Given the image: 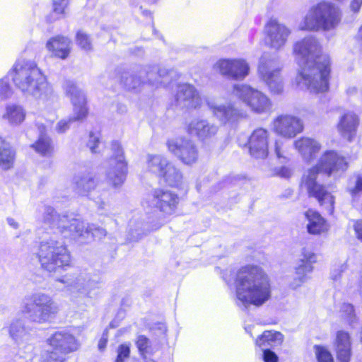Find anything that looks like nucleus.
<instances>
[{
    "label": "nucleus",
    "instance_id": "nucleus-20",
    "mask_svg": "<svg viewBox=\"0 0 362 362\" xmlns=\"http://www.w3.org/2000/svg\"><path fill=\"white\" fill-rule=\"evenodd\" d=\"M337 362H351L353 356L352 337L349 331L339 329L332 341Z\"/></svg>",
    "mask_w": 362,
    "mask_h": 362
},
{
    "label": "nucleus",
    "instance_id": "nucleus-27",
    "mask_svg": "<svg viewBox=\"0 0 362 362\" xmlns=\"http://www.w3.org/2000/svg\"><path fill=\"white\" fill-rule=\"evenodd\" d=\"M26 114V110L22 105L8 103L4 107L1 118L10 126L18 127L25 121Z\"/></svg>",
    "mask_w": 362,
    "mask_h": 362
},
{
    "label": "nucleus",
    "instance_id": "nucleus-23",
    "mask_svg": "<svg viewBox=\"0 0 362 362\" xmlns=\"http://www.w3.org/2000/svg\"><path fill=\"white\" fill-rule=\"evenodd\" d=\"M304 216L308 221L306 228L309 234L321 235L329 231V223L317 211L309 209L304 213Z\"/></svg>",
    "mask_w": 362,
    "mask_h": 362
},
{
    "label": "nucleus",
    "instance_id": "nucleus-34",
    "mask_svg": "<svg viewBox=\"0 0 362 362\" xmlns=\"http://www.w3.org/2000/svg\"><path fill=\"white\" fill-rule=\"evenodd\" d=\"M284 341V335L278 331L265 330L255 340L259 347L275 346L281 345Z\"/></svg>",
    "mask_w": 362,
    "mask_h": 362
},
{
    "label": "nucleus",
    "instance_id": "nucleus-12",
    "mask_svg": "<svg viewBox=\"0 0 362 362\" xmlns=\"http://www.w3.org/2000/svg\"><path fill=\"white\" fill-rule=\"evenodd\" d=\"M148 170L163 180L170 187H177L181 180L180 169L164 157L156 155L147 157Z\"/></svg>",
    "mask_w": 362,
    "mask_h": 362
},
{
    "label": "nucleus",
    "instance_id": "nucleus-30",
    "mask_svg": "<svg viewBox=\"0 0 362 362\" xmlns=\"http://www.w3.org/2000/svg\"><path fill=\"white\" fill-rule=\"evenodd\" d=\"M264 67H259L263 80L266 82L273 94H280L284 90L280 69L264 72Z\"/></svg>",
    "mask_w": 362,
    "mask_h": 362
},
{
    "label": "nucleus",
    "instance_id": "nucleus-44",
    "mask_svg": "<svg viewBox=\"0 0 362 362\" xmlns=\"http://www.w3.org/2000/svg\"><path fill=\"white\" fill-rule=\"evenodd\" d=\"M130 354L129 346L127 344H123L119 346L117 349V356L115 362H124V359L129 358Z\"/></svg>",
    "mask_w": 362,
    "mask_h": 362
},
{
    "label": "nucleus",
    "instance_id": "nucleus-7",
    "mask_svg": "<svg viewBox=\"0 0 362 362\" xmlns=\"http://www.w3.org/2000/svg\"><path fill=\"white\" fill-rule=\"evenodd\" d=\"M37 256L42 268L49 272L69 266L71 262L64 242L53 236L40 242Z\"/></svg>",
    "mask_w": 362,
    "mask_h": 362
},
{
    "label": "nucleus",
    "instance_id": "nucleus-18",
    "mask_svg": "<svg viewBox=\"0 0 362 362\" xmlns=\"http://www.w3.org/2000/svg\"><path fill=\"white\" fill-rule=\"evenodd\" d=\"M304 129L303 121L291 115H280L273 121V130L286 139L294 138Z\"/></svg>",
    "mask_w": 362,
    "mask_h": 362
},
{
    "label": "nucleus",
    "instance_id": "nucleus-51",
    "mask_svg": "<svg viewBox=\"0 0 362 362\" xmlns=\"http://www.w3.org/2000/svg\"><path fill=\"white\" fill-rule=\"evenodd\" d=\"M362 5V0H352L351 3V8L354 12H358Z\"/></svg>",
    "mask_w": 362,
    "mask_h": 362
},
{
    "label": "nucleus",
    "instance_id": "nucleus-54",
    "mask_svg": "<svg viewBox=\"0 0 362 362\" xmlns=\"http://www.w3.org/2000/svg\"><path fill=\"white\" fill-rule=\"evenodd\" d=\"M105 344H106V341H103V339H101L100 341H99V344H98V347L100 349H103L105 346Z\"/></svg>",
    "mask_w": 362,
    "mask_h": 362
},
{
    "label": "nucleus",
    "instance_id": "nucleus-1",
    "mask_svg": "<svg viewBox=\"0 0 362 362\" xmlns=\"http://www.w3.org/2000/svg\"><path fill=\"white\" fill-rule=\"evenodd\" d=\"M293 53L299 60L298 76L310 92L324 93L329 89L332 61L324 53L319 40L313 36L303 38L293 45Z\"/></svg>",
    "mask_w": 362,
    "mask_h": 362
},
{
    "label": "nucleus",
    "instance_id": "nucleus-5",
    "mask_svg": "<svg viewBox=\"0 0 362 362\" xmlns=\"http://www.w3.org/2000/svg\"><path fill=\"white\" fill-rule=\"evenodd\" d=\"M44 220L53 228H56L64 238L81 243H88L93 238L102 239L107 235L105 229L86 223L80 218L60 216L51 206L45 207Z\"/></svg>",
    "mask_w": 362,
    "mask_h": 362
},
{
    "label": "nucleus",
    "instance_id": "nucleus-10",
    "mask_svg": "<svg viewBox=\"0 0 362 362\" xmlns=\"http://www.w3.org/2000/svg\"><path fill=\"white\" fill-rule=\"evenodd\" d=\"M64 89L73 105V116L57 122L55 130L59 134L66 132L73 122L84 120L88 113L86 95L74 82L66 81Z\"/></svg>",
    "mask_w": 362,
    "mask_h": 362
},
{
    "label": "nucleus",
    "instance_id": "nucleus-39",
    "mask_svg": "<svg viewBox=\"0 0 362 362\" xmlns=\"http://www.w3.org/2000/svg\"><path fill=\"white\" fill-rule=\"evenodd\" d=\"M197 159V151L194 146L182 148V162L187 165L194 163Z\"/></svg>",
    "mask_w": 362,
    "mask_h": 362
},
{
    "label": "nucleus",
    "instance_id": "nucleus-2",
    "mask_svg": "<svg viewBox=\"0 0 362 362\" xmlns=\"http://www.w3.org/2000/svg\"><path fill=\"white\" fill-rule=\"evenodd\" d=\"M349 168L346 158L335 150H326L320 156L317 163L309 168L301 177L300 186L305 188L308 197L315 199L319 206L333 214L335 197L326 185L317 181L318 175L327 177L346 171Z\"/></svg>",
    "mask_w": 362,
    "mask_h": 362
},
{
    "label": "nucleus",
    "instance_id": "nucleus-53",
    "mask_svg": "<svg viewBox=\"0 0 362 362\" xmlns=\"http://www.w3.org/2000/svg\"><path fill=\"white\" fill-rule=\"evenodd\" d=\"M7 223L10 226L15 229L18 228V223L12 218H8Z\"/></svg>",
    "mask_w": 362,
    "mask_h": 362
},
{
    "label": "nucleus",
    "instance_id": "nucleus-47",
    "mask_svg": "<svg viewBox=\"0 0 362 362\" xmlns=\"http://www.w3.org/2000/svg\"><path fill=\"white\" fill-rule=\"evenodd\" d=\"M274 174L282 178H289L291 176V170L286 166H281L280 168H276Z\"/></svg>",
    "mask_w": 362,
    "mask_h": 362
},
{
    "label": "nucleus",
    "instance_id": "nucleus-32",
    "mask_svg": "<svg viewBox=\"0 0 362 362\" xmlns=\"http://www.w3.org/2000/svg\"><path fill=\"white\" fill-rule=\"evenodd\" d=\"M182 103L187 109H196L201 106L202 98L193 86L189 84L182 85Z\"/></svg>",
    "mask_w": 362,
    "mask_h": 362
},
{
    "label": "nucleus",
    "instance_id": "nucleus-9",
    "mask_svg": "<svg viewBox=\"0 0 362 362\" xmlns=\"http://www.w3.org/2000/svg\"><path fill=\"white\" fill-rule=\"evenodd\" d=\"M59 281L64 284L69 291L73 302H77L78 298L96 296L100 287V281L85 272L74 275H66L59 279Z\"/></svg>",
    "mask_w": 362,
    "mask_h": 362
},
{
    "label": "nucleus",
    "instance_id": "nucleus-29",
    "mask_svg": "<svg viewBox=\"0 0 362 362\" xmlns=\"http://www.w3.org/2000/svg\"><path fill=\"white\" fill-rule=\"evenodd\" d=\"M47 49L55 57L66 59L71 49V40L64 36H56L49 39L46 43Z\"/></svg>",
    "mask_w": 362,
    "mask_h": 362
},
{
    "label": "nucleus",
    "instance_id": "nucleus-6",
    "mask_svg": "<svg viewBox=\"0 0 362 362\" xmlns=\"http://www.w3.org/2000/svg\"><path fill=\"white\" fill-rule=\"evenodd\" d=\"M22 312L30 322L42 324L55 317L59 310L57 302L49 294L36 292L24 298Z\"/></svg>",
    "mask_w": 362,
    "mask_h": 362
},
{
    "label": "nucleus",
    "instance_id": "nucleus-3",
    "mask_svg": "<svg viewBox=\"0 0 362 362\" xmlns=\"http://www.w3.org/2000/svg\"><path fill=\"white\" fill-rule=\"evenodd\" d=\"M237 298L245 306L260 307L272 296L269 276L259 265L247 264L238 268L234 276Z\"/></svg>",
    "mask_w": 362,
    "mask_h": 362
},
{
    "label": "nucleus",
    "instance_id": "nucleus-16",
    "mask_svg": "<svg viewBox=\"0 0 362 362\" xmlns=\"http://www.w3.org/2000/svg\"><path fill=\"white\" fill-rule=\"evenodd\" d=\"M214 69L228 78L242 81L250 72V66L245 59H220L214 65Z\"/></svg>",
    "mask_w": 362,
    "mask_h": 362
},
{
    "label": "nucleus",
    "instance_id": "nucleus-31",
    "mask_svg": "<svg viewBox=\"0 0 362 362\" xmlns=\"http://www.w3.org/2000/svg\"><path fill=\"white\" fill-rule=\"evenodd\" d=\"M40 132L39 138L37 141L32 145L36 152L44 156H50L53 152V145L51 139L47 136L45 132V126L38 125Z\"/></svg>",
    "mask_w": 362,
    "mask_h": 362
},
{
    "label": "nucleus",
    "instance_id": "nucleus-38",
    "mask_svg": "<svg viewBox=\"0 0 362 362\" xmlns=\"http://www.w3.org/2000/svg\"><path fill=\"white\" fill-rule=\"evenodd\" d=\"M13 93L12 87L9 83L7 77L0 79V101L6 100L10 98Z\"/></svg>",
    "mask_w": 362,
    "mask_h": 362
},
{
    "label": "nucleus",
    "instance_id": "nucleus-35",
    "mask_svg": "<svg viewBox=\"0 0 362 362\" xmlns=\"http://www.w3.org/2000/svg\"><path fill=\"white\" fill-rule=\"evenodd\" d=\"M145 74L146 72L143 70H141L138 74L134 72H126L122 74L121 82L129 90L136 89L144 83L141 78Z\"/></svg>",
    "mask_w": 362,
    "mask_h": 362
},
{
    "label": "nucleus",
    "instance_id": "nucleus-24",
    "mask_svg": "<svg viewBox=\"0 0 362 362\" xmlns=\"http://www.w3.org/2000/svg\"><path fill=\"white\" fill-rule=\"evenodd\" d=\"M358 126V116L354 112L349 111L341 115L337 128L344 137L351 141L356 135Z\"/></svg>",
    "mask_w": 362,
    "mask_h": 362
},
{
    "label": "nucleus",
    "instance_id": "nucleus-17",
    "mask_svg": "<svg viewBox=\"0 0 362 362\" xmlns=\"http://www.w3.org/2000/svg\"><path fill=\"white\" fill-rule=\"evenodd\" d=\"M239 98L255 112L262 113L270 108L269 100L262 93L247 85H235Z\"/></svg>",
    "mask_w": 362,
    "mask_h": 362
},
{
    "label": "nucleus",
    "instance_id": "nucleus-13",
    "mask_svg": "<svg viewBox=\"0 0 362 362\" xmlns=\"http://www.w3.org/2000/svg\"><path fill=\"white\" fill-rule=\"evenodd\" d=\"M179 197L172 191L156 188L153 189L142 202L144 208L155 209L159 211L170 215L177 209Z\"/></svg>",
    "mask_w": 362,
    "mask_h": 362
},
{
    "label": "nucleus",
    "instance_id": "nucleus-43",
    "mask_svg": "<svg viewBox=\"0 0 362 362\" xmlns=\"http://www.w3.org/2000/svg\"><path fill=\"white\" fill-rule=\"evenodd\" d=\"M168 150L177 158L181 157L180 139L178 138L170 139L168 141Z\"/></svg>",
    "mask_w": 362,
    "mask_h": 362
},
{
    "label": "nucleus",
    "instance_id": "nucleus-4",
    "mask_svg": "<svg viewBox=\"0 0 362 362\" xmlns=\"http://www.w3.org/2000/svg\"><path fill=\"white\" fill-rule=\"evenodd\" d=\"M8 75L16 87L26 97H32L42 103H50L54 100L52 85L33 60L19 59L9 71Z\"/></svg>",
    "mask_w": 362,
    "mask_h": 362
},
{
    "label": "nucleus",
    "instance_id": "nucleus-33",
    "mask_svg": "<svg viewBox=\"0 0 362 362\" xmlns=\"http://www.w3.org/2000/svg\"><path fill=\"white\" fill-rule=\"evenodd\" d=\"M16 157L15 151L10 144L0 136V168L8 170L13 165Z\"/></svg>",
    "mask_w": 362,
    "mask_h": 362
},
{
    "label": "nucleus",
    "instance_id": "nucleus-49",
    "mask_svg": "<svg viewBox=\"0 0 362 362\" xmlns=\"http://www.w3.org/2000/svg\"><path fill=\"white\" fill-rule=\"evenodd\" d=\"M361 192H362V176L357 177L355 186L350 189V193L353 196Z\"/></svg>",
    "mask_w": 362,
    "mask_h": 362
},
{
    "label": "nucleus",
    "instance_id": "nucleus-26",
    "mask_svg": "<svg viewBox=\"0 0 362 362\" xmlns=\"http://www.w3.org/2000/svg\"><path fill=\"white\" fill-rule=\"evenodd\" d=\"M317 255L315 252L308 248H303L300 264L296 268V279L299 282H303L307 274L313 272V264L317 262Z\"/></svg>",
    "mask_w": 362,
    "mask_h": 362
},
{
    "label": "nucleus",
    "instance_id": "nucleus-28",
    "mask_svg": "<svg viewBox=\"0 0 362 362\" xmlns=\"http://www.w3.org/2000/svg\"><path fill=\"white\" fill-rule=\"evenodd\" d=\"M74 190L81 196H88L90 192L96 189H101L103 184H100L90 174L78 175L74 178Z\"/></svg>",
    "mask_w": 362,
    "mask_h": 362
},
{
    "label": "nucleus",
    "instance_id": "nucleus-22",
    "mask_svg": "<svg viewBox=\"0 0 362 362\" xmlns=\"http://www.w3.org/2000/svg\"><path fill=\"white\" fill-rule=\"evenodd\" d=\"M265 28L271 46L276 49L280 48L285 44L291 33L285 25L279 24L274 19L269 20Z\"/></svg>",
    "mask_w": 362,
    "mask_h": 362
},
{
    "label": "nucleus",
    "instance_id": "nucleus-14",
    "mask_svg": "<svg viewBox=\"0 0 362 362\" xmlns=\"http://www.w3.org/2000/svg\"><path fill=\"white\" fill-rule=\"evenodd\" d=\"M112 156L108 161L106 172L107 181L114 188L122 185L127 174V163L123 155V150L118 142L112 144Z\"/></svg>",
    "mask_w": 362,
    "mask_h": 362
},
{
    "label": "nucleus",
    "instance_id": "nucleus-52",
    "mask_svg": "<svg viewBox=\"0 0 362 362\" xmlns=\"http://www.w3.org/2000/svg\"><path fill=\"white\" fill-rule=\"evenodd\" d=\"M356 39L358 45L362 47V25L358 29V33L356 36Z\"/></svg>",
    "mask_w": 362,
    "mask_h": 362
},
{
    "label": "nucleus",
    "instance_id": "nucleus-21",
    "mask_svg": "<svg viewBox=\"0 0 362 362\" xmlns=\"http://www.w3.org/2000/svg\"><path fill=\"white\" fill-rule=\"evenodd\" d=\"M186 132L190 137H196L200 141H206L214 136L217 127L209 124L206 120L194 119L186 127Z\"/></svg>",
    "mask_w": 362,
    "mask_h": 362
},
{
    "label": "nucleus",
    "instance_id": "nucleus-55",
    "mask_svg": "<svg viewBox=\"0 0 362 362\" xmlns=\"http://www.w3.org/2000/svg\"><path fill=\"white\" fill-rule=\"evenodd\" d=\"M99 209H105V204L104 202H101L98 205Z\"/></svg>",
    "mask_w": 362,
    "mask_h": 362
},
{
    "label": "nucleus",
    "instance_id": "nucleus-40",
    "mask_svg": "<svg viewBox=\"0 0 362 362\" xmlns=\"http://www.w3.org/2000/svg\"><path fill=\"white\" fill-rule=\"evenodd\" d=\"M76 43L83 49L90 51L92 49V42L90 37L83 31L76 34Z\"/></svg>",
    "mask_w": 362,
    "mask_h": 362
},
{
    "label": "nucleus",
    "instance_id": "nucleus-42",
    "mask_svg": "<svg viewBox=\"0 0 362 362\" xmlns=\"http://www.w3.org/2000/svg\"><path fill=\"white\" fill-rule=\"evenodd\" d=\"M136 344L141 354L144 355L145 354L148 353L150 341L147 337L144 335L139 336Z\"/></svg>",
    "mask_w": 362,
    "mask_h": 362
},
{
    "label": "nucleus",
    "instance_id": "nucleus-25",
    "mask_svg": "<svg viewBox=\"0 0 362 362\" xmlns=\"http://www.w3.org/2000/svg\"><path fill=\"white\" fill-rule=\"evenodd\" d=\"M294 146L305 159L310 160L315 158L321 149V144L315 139L301 136L294 142Z\"/></svg>",
    "mask_w": 362,
    "mask_h": 362
},
{
    "label": "nucleus",
    "instance_id": "nucleus-37",
    "mask_svg": "<svg viewBox=\"0 0 362 362\" xmlns=\"http://www.w3.org/2000/svg\"><path fill=\"white\" fill-rule=\"evenodd\" d=\"M314 349L317 362H334L332 353L327 347L322 345H315Z\"/></svg>",
    "mask_w": 362,
    "mask_h": 362
},
{
    "label": "nucleus",
    "instance_id": "nucleus-41",
    "mask_svg": "<svg viewBox=\"0 0 362 362\" xmlns=\"http://www.w3.org/2000/svg\"><path fill=\"white\" fill-rule=\"evenodd\" d=\"M223 114L228 121L236 122L245 117V114L240 112L232 105L224 108Z\"/></svg>",
    "mask_w": 362,
    "mask_h": 362
},
{
    "label": "nucleus",
    "instance_id": "nucleus-11",
    "mask_svg": "<svg viewBox=\"0 0 362 362\" xmlns=\"http://www.w3.org/2000/svg\"><path fill=\"white\" fill-rule=\"evenodd\" d=\"M47 342L54 351L47 354L44 362H65V355L79 347L78 340L66 331L56 332L47 339Z\"/></svg>",
    "mask_w": 362,
    "mask_h": 362
},
{
    "label": "nucleus",
    "instance_id": "nucleus-46",
    "mask_svg": "<svg viewBox=\"0 0 362 362\" xmlns=\"http://www.w3.org/2000/svg\"><path fill=\"white\" fill-rule=\"evenodd\" d=\"M262 360L264 362H278L279 357L275 352L269 349L263 350Z\"/></svg>",
    "mask_w": 362,
    "mask_h": 362
},
{
    "label": "nucleus",
    "instance_id": "nucleus-15",
    "mask_svg": "<svg viewBox=\"0 0 362 362\" xmlns=\"http://www.w3.org/2000/svg\"><path fill=\"white\" fill-rule=\"evenodd\" d=\"M270 132L264 127H257L249 135L244 147L255 159H265L269 154Z\"/></svg>",
    "mask_w": 362,
    "mask_h": 362
},
{
    "label": "nucleus",
    "instance_id": "nucleus-19",
    "mask_svg": "<svg viewBox=\"0 0 362 362\" xmlns=\"http://www.w3.org/2000/svg\"><path fill=\"white\" fill-rule=\"evenodd\" d=\"M4 329L11 339L19 346L20 351L23 349L27 350L28 344H32L33 336L29 328L25 325L23 319L17 317L12 319Z\"/></svg>",
    "mask_w": 362,
    "mask_h": 362
},
{
    "label": "nucleus",
    "instance_id": "nucleus-56",
    "mask_svg": "<svg viewBox=\"0 0 362 362\" xmlns=\"http://www.w3.org/2000/svg\"><path fill=\"white\" fill-rule=\"evenodd\" d=\"M119 111L121 112H124L127 111V108L125 106H122L121 108L119 109Z\"/></svg>",
    "mask_w": 362,
    "mask_h": 362
},
{
    "label": "nucleus",
    "instance_id": "nucleus-8",
    "mask_svg": "<svg viewBox=\"0 0 362 362\" xmlns=\"http://www.w3.org/2000/svg\"><path fill=\"white\" fill-rule=\"evenodd\" d=\"M340 22L338 8L327 1H321L310 7L300 24V29L306 31L329 30Z\"/></svg>",
    "mask_w": 362,
    "mask_h": 362
},
{
    "label": "nucleus",
    "instance_id": "nucleus-48",
    "mask_svg": "<svg viewBox=\"0 0 362 362\" xmlns=\"http://www.w3.org/2000/svg\"><path fill=\"white\" fill-rule=\"evenodd\" d=\"M353 229L354 230L356 238L362 243V218L354 221Z\"/></svg>",
    "mask_w": 362,
    "mask_h": 362
},
{
    "label": "nucleus",
    "instance_id": "nucleus-36",
    "mask_svg": "<svg viewBox=\"0 0 362 362\" xmlns=\"http://www.w3.org/2000/svg\"><path fill=\"white\" fill-rule=\"evenodd\" d=\"M69 4V0H53L52 11L53 13L47 17V21L50 23L62 18L64 14L66 8Z\"/></svg>",
    "mask_w": 362,
    "mask_h": 362
},
{
    "label": "nucleus",
    "instance_id": "nucleus-45",
    "mask_svg": "<svg viewBox=\"0 0 362 362\" xmlns=\"http://www.w3.org/2000/svg\"><path fill=\"white\" fill-rule=\"evenodd\" d=\"M100 141L99 139V137L96 135H95L93 133L90 134L89 136V140L88 141V146L89 147L90 150L92 153H97L98 146L100 145Z\"/></svg>",
    "mask_w": 362,
    "mask_h": 362
},
{
    "label": "nucleus",
    "instance_id": "nucleus-50",
    "mask_svg": "<svg viewBox=\"0 0 362 362\" xmlns=\"http://www.w3.org/2000/svg\"><path fill=\"white\" fill-rule=\"evenodd\" d=\"M283 143L281 141L276 140L274 142V151L277 158H284L282 151Z\"/></svg>",
    "mask_w": 362,
    "mask_h": 362
}]
</instances>
